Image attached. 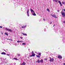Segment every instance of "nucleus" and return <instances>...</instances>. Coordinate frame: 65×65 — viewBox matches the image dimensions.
Masks as SVG:
<instances>
[{"label":"nucleus","mask_w":65,"mask_h":65,"mask_svg":"<svg viewBox=\"0 0 65 65\" xmlns=\"http://www.w3.org/2000/svg\"><path fill=\"white\" fill-rule=\"evenodd\" d=\"M7 56H9V54H7Z\"/></svg>","instance_id":"nucleus-35"},{"label":"nucleus","mask_w":65,"mask_h":65,"mask_svg":"<svg viewBox=\"0 0 65 65\" xmlns=\"http://www.w3.org/2000/svg\"><path fill=\"white\" fill-rule=\"evenodd\" d=\"M54 59L53 58H52L50 59L49 61L50 62H53L54 61Z\"/></svg>","instance_id":"nucleus-4"},{"label":"nucleus","mask_w":65,"mask_h":65,"mask_svg":"<svg viewBox=\"0 0 65 65\" xmlns=\"http://www.w3.org/2000/svg\"><path fill=\"white\" fill-rule=\"evenodd\" d=\"M32 14L34 16L36 15V14L35 13V12L34 10H33V13H32Z\"/></svg>","instance_id":"nucleus-7"},{"label":"nucleus","mask_w":65,"mask_h":65,"mask_svg":"<svg viewBox=\"0 0 65 65\" xmlns=\"http://www.w3.org/2000/svg\"><path fill=\"white\" fill-rule=\"evenodd\" d=\"M8 40H11V41H12V40H11L10 39H9Z\"/></svg>","instance_id":"nucleus-29"},{"label":"nucleus","mask_w":65,"mask_h":65,"mask_svg":"<svg viewBox=\"0 0 65 65\" xmlns=\"http://www.w3.org/2000/svg\"><path fill=\"white\" fill-rule=\"evenodd\" d=\"M2 28V27L1 26H0V28Z\"/></svg>","instance_id":"nucleus-25"},{"label":"nucleus","mask_w":65,"mask_h":65,"mask_svg":"<svg viewBox=\"0 0 65 65\" xmlns=\"http://www.w3.org/2000/svg\"><path fill=\"white\" fill-rule=\"evenodd\" d=\"M22 34L23 35H25V36H26L27 35V34H25L23 33H22Z\"/></svg>","instance_id":"nucleus-13"},{"label":"nucleus","mask_w":65,"mask_h":65,"mask_svg":"<svg viewBox=\"0 0 65 65\" xmlns=\"http://www.w3.org/2000/svg\"><path fill=\"white\" fill-rule=\"evenodd\" d=\"M52 22H51V23H50V24H52Z\"/></svg>","instance_id":"nucleus-40"},{"label":"nucleus","mask_w":65,"mask_h":65,"mask_svg":"<svg viewBox=\"0 0 65 65\" xmlns=\"http://www.w3.org/2000/svg\"><path fill=\"white\" fill-rule=\"evenodd\" d=\"M2 55H6V53L4 52H2L1 53Z\"/></svg>","instance_id":"nucleus-10"},{"label":"nucleus","mask_w":65,"mask_h":65,"mask_svg":"<svg viewBox=\"0 0 65 65\" xmlns=\"http://www.w3.org/2000/svg\"><path fill=\"white\" fill-rule=\"evenodd\" d=\"M63 64L64 65H65V63H64Z\"/></svg>","instance_id":"nucleus-36"},{"label":"nucleus","mask_w":65,"mask_h":65,"mask_svg":"<svg viewBox=\"0 0 65 65\" xmlns=\"http://www.w3.org/2000/svg\"><path fill=\"white\" fill-rule=\"evenodd\" d=\"M54 1H55V2H57V1H58V0H54Z\"/></svg>","instance_id":"nucleus-19"},{"label":"nucleus","mask_w":65,"mask_h":65,"mask_svg":"<svg viewBox=\"0 0 65 65\" xmlns=\"http://www.w3.org/2000/svg\"><path fill=\"white\" fill-rule=\"evenodd\" d=\"M43 20H44V19H43Z\"/></svg>","instance_id":"nucleus-34"},{"label":"nucleus","mask_w":65,"mask_h":65,"mask_svg":"<svg viewBox=\"0 0 65 65\" xmlns=\"http://www.w3.org/2000/svg\"><path fill=\"white\" fill-rule=\"evenodd\" d=\"M26 27V26H22V28H25V27Z\"/></svg>","instance_id":"nucleus-15"},{"label":"nucleus","mask_w":65,"mask_h":65,"mask_svg":"<svg viewBox=\"0 0 65 65\" xmlns=\"http://www.w3.org/2000/svg\"><path fill=\"white\" fill-rule=\"evenodd\" d=\"M5 60H6V58L5 59Z\"/></svg>","instance_id":"nucleus-45"},{"label":"nucleus","mask_w":65,"mask_h":65,"mask_svg":"<svg viewBox=\"0 0 65 65\" xmlns=\"http://www.w3.org/2000/svg\"><path fill=\"white\" fill-rule=\"evenodd\" d=\"M21 42V41H17V42H18V43H19V42Z\"/></svg>","instance_id":"nucleus-22"},{"label":"nucleus","mask_w":65,"mask_h":65,"mask_svg":"<svg viewBox=\"0 0 65 65\" xmlns=\"http://www.w3.org/2000/svg\"><path fill=\"white\" fill-rule=\"evenodd\" d=\"M36 56L38 58H39L40 57V56H39V55H37Z\"/></svg>","instance_id":"nucleus-14"},{"label":"nucleus","mask_w":65,"mask_h":65,"mask_svg":"<svg viewBox=\"0 0 65 65\" xmlns=\"http://www.w3.org/2000/svg\"><path fill=\"white\" fill-rule=\"evenodd\" d=\"M54 17L55 18H57V17Z\"/></svg>","instance_id":"nucleus-24"},{"label":"nucleus","mask_w":65,"mask_h":65,"mask_svg":"<svg viewBox=\"0 0 65 65\" xmlns=\"http://www.w3.org/2000/svg\"><path fill=\"white\" fill-rule=\"evenodd\" d=\"M58 12H59V11H60L58 10Z\"/></svg>","instance_id":"nucleus-37"},{"label":"nucleus","mask_w":65,"mask_h":65,"mask_svg":"<svg viewBox=\"0 0 65 65\" xmlns=\"http://www.w3.org/2000/svg\"><path fill=\"white\" fill-rule=\"evenodd\" d=\"M21 65H26V63L25 62H24L22 64H21Z\"/></svg>","instance_id":"nucleus-9"},{"label":"nucleus","mask_w":65,"mask_h":65,"mask_svg":"<svg viewBox=\"0 0 65 65\" xmlns=\"http://www.w3.org/2000/svg\"><path fill=\"white\" fill-rule=\"evenodd\" d=\"M20 38H21V39H22L23 38H22L21 37H20Z\"/></svg>","instance_id":"nucleus-30"},{"label":"nucleus","mask_w":65,"mask_h":65,"mask_svg":"<svg viewBox=\"0 0 65 65\" xmlns=\"http://www.w3.org/2000/svg\"><path fill=\"white\" fill-rule=\"evenodd\" d=\"M62 4H64V3L63 2H62Z\"/></svg>","instance_id":"nucleus-23"},{"label":"nucleus","mask_w":65,"mask_h":65,"mask_svg":"<svg viewBox=\"0 0 65 65\" xmlns=\"http://www.w3.org/2000/svg\"><path fill=\"white\" fill-rule=\"evenodd\" d=\"M50 59H51V58L50 57Z\"/></svg>","instance_id":"nucleus-38"},{"label":"nucleus","mask_w":65,"mask_h":65,"mask_svg":"<svg viewBox=\"0 0 65 65\" xmlns=\"http://www.w3.org/2000/svg\"><path fill=\"white\" fill-rule=\"evenodd\" d=\"M14 59H15V60H17V58H14Z\"/></svg>","instance_id":"nucleus-26"},{"label":"nucleus","mask_w":65,"mask_h":65,"mask_svg":"<svg viewBox=\"0 0 65 65\" xmlns=\"http://www.w3.org/2000/svg\"><path fill=\"white\" fill-rule=\"evenodd\" d=\"M7 39L8 40V39Z\"/></svg>","instance_id":"nucleus-42"},{"label":"nucleus","mask_w":65,"mask_h":65,"mask_svg":"<svg viewBox=\"0 0 65 65\" xmlns=\"http://www.w3.org/2000/svg\"><path fill=\"white\" fill-rule=\"evenodd\" d=\"M38 55L39 56H40L41 55V53H39Z\"/></svg>","instance_id":"nucleus-18"},{"label":"nucleus","mask_w":65,"mask_h":65,"mask_svg":"<svg viewBox=\"0 0 65 65\" xmlns=\"http://www.w3.org/2000/svg\"><path fill=\"white\" fill-rule=\"evenodd\" d=\"M63 10H64L63 9V10H62V11H63Z\"/></svg>","instance_id":"nucleus-41"},{"label":"nucleus","mask_w":65,"mask_h":65,"mask_svg":"<svg viewBox=\"0 0 65 65\" xmlns=\"http://www.w3.org/2000/svg\"><path fill=\"white\" fill-rule=\"evenodd\" d=\"M63 10H64V11L65 12V9H63Z\"/></svg>","instance_id":"nucleus-32"},{"label":"nucleus","mask_w":65,"mask_h":65,"mask_svg":"<svg viewBox=\"0 0 65 65\" xmlns=\"http://www.w3.org/2000/svg\"><path fill=\"white\" fill-rule=\"evenodd\" d=\"M23 44V45H25V44H26V43H22V44Z\"/></svg>","instance_id":"nucleus-20"},{"label":"nucleus","mask_w":65,"mask_h":65,"mask_svg":"<svg viewBox=\"0 0 65 65\" xmlns=\"http://www.w3.org/2000/svg\"><path fill=\"white\" fill-rule=\"evenodd\" d=\"M20 42H23V41H20Z\"/></svg>","instance_id":"nucleus-39"},{"label":"nucleus","mask_w":65,"mask_h":65,"mask_svg":"<svg viewBox=\"0 0 65 65\" xmlns=\"http://www.w3.org/2000/svg\"><path fill=\"white\" fill-rule=\"evenodd\" d=\"M58 59H61L62 58V56H61L60 55H59L58 56Z\"/></svg>","instance_id":"nucleus-5"},{"label":"nucleus","mask_w":65,"mask_h":65,"mask_svg":"<svg viewBox=\"0 0 65 65\" xmlns=\"http://www.w3.org/2000/svg\"><path fill=\"white\" fill-rule=\"evenodd\" d=\"M36 62H38V63H40V60H38L37 61H36Z\"/></svg>","instance_id":"nucleus-12"},{"label":"nucleus","mask_w":65,"mask_h":65,"mask_svg":"<svg viewBox=\"0 0 65 65\" xmlns=\"http://www.w3.org/2000/svg\"><path fill=\"white\" fill-rule=\"evenodd\" d=\"M2 34H3V33H2Z\"/></svg>","instance_id":"nucleus-44"},{"label":"nucleus","mask_w":65,"mask_h":65,"mask_svg":"<svg viewBox=\"0 0 65 65\" xmlns=\"http://www.w3.org/2000/svg\"><path fill=\"white\" fill-rule=\"evenodd\" d=\"M31 54L32 55H30V57H34V56H35V54L33 51L32 52Z\"/></svg>","instance_id":"nucleus-1"},{"label":"nucleus","mask_w":65,"mask_h":65,"mask_svg":"<svg viewBox=\"0 0 65 65\" xmlns=\"http://www.w3.org/2000/svg\"><path fill=\"white\" fill-rule=\"evenodd\" d=\"M55 26V24H54L53 25V27H54V26Z\"/></svg>","instance_id":"nucleus-33"},{"label":"nucleus","mask_w":65,"mask_h":65,"mask_svg":"<svg viewBox=\"0 0 65 65\" xmlns=\"http://www.w3.org/2000/svg\"><path fill=\"white\" fill-rule=\"evenodd\" d=\"M29 9L27 10V15L28 17H29Z\"/></svg>","instance_id":"nucleus-8"},{"label":"nucleus","mask_w":65,"mask_h":65,"mask_svg":"<svg viewBox=\"0 0 65 65\" xmlns=\"http://www.w3.org/2000/svg\"><path fill=\"white\" fill-rule=\"evenodd\" d=\"M63 23L65 24V21L63 22Z\"/></svg>","instance_id":"nucleus-28"},{"label":"nucleus","mask_w":65,"mask_h":65,"mask_svg":"<svg viewBox=\"0 0 65 65\" xmlns=\"http://www.w3.org/2000/svg\"><path fill=\"white\" fill-rule=\"evenodd\" d=\"M5 35H8V34L6 32H5Z\"/></svg>","instance_id":"nucleus-17"},{"label":"nucleus","mask_w":65,"mask_h":65,"mask_svg":"<svg viewBox=\"0 0 65 65\" xmlns=\"http://www.w3.org/2000/svg\"><path fill=\"white\" fill-rule=\"evenodd\" d=\"M18 55L19 56H20V54H18Z\"/></svg>","instance_id":"nucleus-27"},{"label":"nucleus","mask_w":65,"mask_h":65,"mask_svg":"<svg viewBox=\"0 0 65 65\" xmlns=\"http://www.w3.org/2000/svg\"><path fill=\"white\" fill-rule=\"evenodd\" d=\"M61 14L63 17H65V13L63 12H61Z\"/></svg>","instance_id":"nucleus-2"},{"label":"nucleus","mask_w":65,"mask_h":65,"mask_svg":"<svg viewBox=\"0 0 65 65\" xmlns=\"http://www.w3.org/2000/svg\"><path fill=\"white\" fill-rule=\"evenodd\" d=\"M44 60H47V59H45Z\"/></svg>","instance_id":"nucleus-31"},{"label":"nucleus","mask_w":65,"mask_h":65,"mask_svg":"<svg viewBox=\"0 0 65 65\" xmlns=\"http://www.w3.org/2000/svg\"><path fill=\"white\" fill-rule=\"evenodd\" d=\"M47 11H48V12H50V10H49V9H47L46 10Z\"/></svg>","instance_id":"nucleus-16"},{"label":"nucleus","mask_w":65,"mask_h":65,"mask_svg":"<svg viewBox=\"0 0 65 65\" xmlns=\"http://www.w3.org/2000/svg\"><path fill=\"white\" fill-rule=\"evenodd\" d=\"M6 30L7 31H9V32H11L12 31V30L11 29H9L8 28H6Z\"/></svg>","instance_id":"nucleus-3"},{"label":"nucleus","mask_w":65,"mask_h":65,"mask_svg":"<svg viewBox=\"0 0 65 65\" xmlns=\"http://www.w3.org/2000/svg\"><path fill=\"white\" fill-rule=\"evenodd\" d=\"M40 62H41V63H43V60H42V59H41V60H40Z\"/></svg>","instance_id":"nucleus-11"},{"label":"nucleus","mask_w":65,"mask_h":65,"mask_svg":"<svg viewBox=\"0 0 65 65\" xmlns=\"http://www.w3.org/2000/svg\"><path fill=\"white\" fill-rule=\"evenodd\" d=\"M31 10V12H33V10L32 9H30Z\"/></svg>","instance_id":"nucleus-21"},{"label":"nucleus","mask_w":65,"mask_h":65,"mask_svg":"<svg viewBox=\"0 0 65 65\" xmlns=\"http://www.w3.org/2000/svg\"><path fill=\"white\" fill-rule=\"evenodd\" d=\"M58 3H59L60 6H62V4L61 3V2H60V1H58Z\"/></svg>","instance_id":"nucleus-6"},{"label":"nucleus","mask_w":65,"mask_h":65,"mask_svg":"<svg viewBox=\"0 0 65 65\" xmlns=\"http://www.w3.org/2000/svg\"><path fill=\"white\" fill-rule=\"evenodd\" d=\"M64 4H65V3H64Z\"/></svg>","instance_id":"nucleus-43"}]
</instances>
